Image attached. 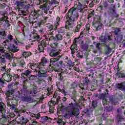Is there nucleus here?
Returning <instances> with one entry per match:
<instances>
[{"label":"nucleus","mask_w":125,"mask_h":125,"mask_svg":"<svg viewBox=\"0 0 125 125\" xmlns=\"http://www.w3.org/2000/svg\"><path fill=\"white\" fill-rule=\"evenodd\" d=\"M74 103H70L65 107L67 114L64 115V117L70 116V117H79L80 115V110L83 108V104H80L77 102L76 99L72 97L71 98Z\"/></svg>","instance_id":"nucleus-1"},{"label":"nucleus","mask_w":125,"mask_h":125,"mask_svg":"<svg viewBox=\"0 0 125 125\" xmlns=\"http://www.w3.org/2000/svg\"><path fill=\"white\" fill-rule=\"evenodd\" d=\"M74 103H70L65 107L67 114L64 115V117L70 116V117H79L80 115V110L83 108V104H80L77 102L76 99L72 97L71 98Z\"/></svg>","instance_id":"nucleus-2"},{"label":"nucleus","mask_w":125,"mask_h":125,"mask_svg":"<svg viewBox=\"0 0 125 125\" xmlns=\"http://www.w3.org/2000/svg\"><path fill=\"white\" fill-rule=\"evenodd\" d=\"M48 36L46 39H43L42 42H39L38 50L39 52H44V47H46L47 43L46 41H53V42L51 43L50 46L52 48H58L59 47V41L56 40V37L53 36V32H48Z\"/></svg>","instance_id":"nucleus-3"},{"label":"nucleus","mask_w":125,"mask_h":125,"mask_svg":"<svg viewBox=\"0 0 125 125\" xmlns=\"http://www.w3.org/2000/svg\"><path fill=\"white\" fill-rule=\"evenodd\" d=\"M78 11H80L81 13H83V6L81 3H79L76 8L74 7L71 8L66 14V17L69 18V22L73 23V22L78 21L80 17V13Z\"/></svg>","instance_id":"nucleus-4"},{"label":"nucleus","mask_w":125,"mask_h":125,"mask_svg":"<svg viewBox=\"0 0 125 125\" xmlns=\"http://www.w3.org/2000/svg\"><path fill=\"white\" fill-rule=\"evenodd\" d=\"M31 90L29 92L28 91V86L26 85V84H24L23 85V89L24 92H22L21 96V99L22 101L24 102H30L32 103L33 102V99L31 96H29V94L34 95V94H37L38 93V89L36 84H30Z\"/></svg>","instance_id":"nucleus-5"},{"label":"nucleus","mask_w":125,"mask_h":125,"mask_svg":"<svg viewBox=\"0 0 125 125\" xmlns=\"http://www.w3.org/2000/svg\"><path fill=\"white\" fill-rule=\"evenodd\" d=\"M62 57L59 55L57 58H51L50 60V67L51 72H60V70H62L64 62L62 61H59V59Z\"/></svg>","instance_id":"nucleus-6"},{"label":"nucleus","mask_w":125,"mask_h":125,"mask_svg":"<svg viewBox=\"0 0 125 125\" xmlns=\"http://www.w3.org/2000/svg\"><path fill=\"white\" fill-rule=\"evenodd\" d=\"M42 3H45L40 6V9L43 10L44 13H45V14H47L48 11H49L50 9H54L55 7H56V6L59 4V2L57 0H52L51 1L48 0H42Z\"/></svg>","instance_id":"nucleus-7"},{"label":"nucleus","mask_w":125,"mask_h":125,"mask_svg":"<svg viewBox=\"0 0 125 125\" xmlns=\"http://www.w3.org/2000/svg\"><path fill=\"white\" fill-rule=\"evenodd\" d=\"M14 89H9L6 93L5 95L8 97L7 100V106L11 111L15 112L16 111V105L13 103L14 100L13 95L14 94Z\"/></svg>","instance_id":"nucleus-8"},{"label":"nucleus","mask_w":125,"mask_h":125,"mask_svg":"<svg viewBox=\"0 0 125 125\" xmlns=\"http://www.w3.org/2000/svg\"><path fill=\"white\" fill-rule=\"evenodd\" d=\"M100 41L103 44H105L104 48L105 50H107L108 53L111 52V48L109 46V45H107V43L109 42L113 41V36L112 35H106L104 36H102Z\"/></svg>","instance_id":"nucleus-9"},{"label":"nucleus","mask_w":125,"mask_h":125,"mask_svg":"<svg viewBox=\"0 0 125 125\" xmlns=\"http://www.w3.org/2000/svg\"><path fill=\"white\" fill-rule=\"evenodd\" d=\"M66 19H67V21L66 22V25L65 27H62L58 29V34H61L62 35H65V32L66 30H71L74 25H75V22H71L69 21V18L66 17Z\"/></svg>","instance_id":"nucleus-10"},{"label":"nucleus","mask_w":125,"mask_h":125,"mask_svg":"<svg viewBox=\"0 0 125 125\" xmlns=\"http://www.w3.org/2000/svg\"><path fill=\"white\" fill-rule=\"evenodd\" d=\"M45 65H42V63H38V76L40 78H45L48 77V73L47 70L45 68Z\"/></svg>","instance_id":"nucleus-11"},{"label":"nucleus","mask_w":125,"mask_h":125,"mask_svg":"<svg viewBox=\"0 0 125 125\" xmlns=\"http://www.w3.org/2000/svg\"><path fill=\"white\" fill-rule=\"evenodd\" d=\"M59 91H55L53 98L51 99V102H53L56 105H61L63 106V102L61 100V97L58 96Z\"/></svg>","instance_id":"nucleus-12"},{"label":"nucleus","mask_w":125,"mask_h":125,"mask_svg":"<svg viewBox=\"0 0 125 125\" xmlns=\"http://www.w3.org/2000/svg\"><path fill=\"white\" fill-rule=\"evenodd\" d=\"M26 3L27 2H24L23 6H22V12H21V15H23V16H26L28 15V13H29L28 10H29V8L35 6V4H27L26 5Z\"/></svg>","instance_id":"nucleus-13"},{"label":"nucleus","mask_w":125,"mask_h":125,"mask_svg":"<svg viewBox=\"0 0 125 125\" xmlns=\"http://www.w3.org/2000/svg\"><path fill=\"white\" fill-rule=\"evenodd\" d=\"M9 49L12 52H17L19 49H18V42L15 40H13V43L10 44Z\"/></svg>","instance_id":"nucleus-14"},{"label":"nucleus","mask_w":125,"mask_h":125,"mask_svg":"<svg viewBox=\"0 0 125 125\" xmlns=\"http://www.w3.org/2000/svg\"><path fill=\"white\" fill-rule=\"evenodd\" d=\"M12 65L13 67H20L21 69L26 68V62L25 61L21 59H18L17 60V62Z\"/></svg>","instance_id":"nucleus-15"},{"label":"nucleus","mask_w":125,"mask_h":125,"mask_svg":"<svg viewBox=\"0 0 125 125\" xmlns=\"http://www.w3.org/2000/svg\"><path fill=\"white\" fill-rule=\"evenodd\" d=\"M101 17H99V21H93V27H94L95 31H98V30H100L102 27V23H101Z\"/></svg>","instance_id":"nucleus-16"},{"label":"nucleus","mask_w":125,"mask_h":125,"mask_svg":"<svg viewBox=\"0 0 125 125\" xmlns=\"http://www.w3.org/2000/svg\"><path fill=\"white\" fill-rule=\"evenodd\" d=\"M0 113L2 115V117H5V114H6V105L2 102H0Z\"/></svg>","instance_id":"nucleus-17"},{"label":"nucleus","mask_w":125,"mask_h":125,"mask_svg":"<svg viewBox=\"0 0 125 125\" xmlns=\"http://www.w3.org/2000/svg\"><path fill=\"white\" fill-rule=\"evenodd\" d=\"M61 51L62 50L59 49H52L49 53V55L52 57H57L61 53Z\"/></svg>","instance_id":"nucleus-18"},{"label":"nucleus","mask_w":125,"mask_h":125,"mask_svg":"<svg viewBox=\"0 0 125 125\" xmlns=\"http://www.w3.org/2000/svg\"><path fill=\"white\" fill-rule=\"evenodd\" d=\"M31 15L35 19H38L42 14V11L41 10H34L31 12Z\"/></svg>","instance_id":"nucleus-19"},{"label":"nucleus","mask_w":125,"mask_h":125,"mask_svg":"<svg viewBox=\"0 0 125 125\" xmlns=\"http://www.w3.org/2000/svg\"><path fill=\"white\" fill-rule=\"evenodd\" d=\"M2 78L5 82H7V83H10V82L12 81L11 73H9L8 71L7 73L3 74Z\"/></svg>","instance_id":"nucleus-20"},{"label":"nucleus","mask_w":125,"mask_h":125,"mask_svg":"<svg viewBox=\"0 0 125 125\" xmlns=\"http://www.w3.org/2000/svg\"><path fill=\"white\" fill-rule=\"evenodd\" d=\"M103 103V105H104V106H105L106 112H111V111H112L113 107L112 105L110 106V105H109V102L107 101V100H104Z\"/></svg>","instance_id":"nucleus-21"},{"label":"nucleus","mask_w":125,"mask_h":125,"mask_svg":"<svg viewBox=\"0 0 125 125\" xmlns=\"http://www.w3.org/2000/svg\"><path fill=\"white\" fill-rule=\"evenodd\" d=\"M32 72H33L31 69H27L21 73V77L22 79H28V77L31 76V74H32Z\"/></svg>","instance_id":"nucleus-22"},{"label":"nucleus","mask_w":125,"mask_h":125,"mask_svg":"<svg viewBox=\"0 0 125 125\" xmlns=\"http://www.w3.org/2000/svg\"><path fill=\"white\" fill-rule=\"evenodd\" d=\"M24 3L25 2L17 1V7L15 8V9L16 10V11L19 12V13H21L22 11V9Z\"/></svg>","instance_id":"nucleus-23"},{"label":"nucleus","mask_w":125,"mask_h":125,"mask_svg":"<svg viewBox=\"0 0 125 125\" xmlns=\"http://www.w3.org/2000/svg\"><path fill=\"white\" fill-rule=\"evenodd\" d=\"M55 121L57 122V124H59V125H65L66 124L63 121L64 120V116H59L58 118H55Z\"/></svg>","instance_id":"nucleus-24"},{"label":"nucleus","mask_w":125,"mask_h":125,"mask_svg":"<svg viewBox=\"0 0 125 125\" xmlns=\"http://www.w3.org/2000/svg\"><path fill=\"white\" fill-rule=\"evenodd\" d=\"M80 24H78L75 28V29L73 30V33H79L80 32V30H81V28L84 25V23L82 21V20H80L79 21Z\"/></svg>","instance_id":"nucleus-25"},{"label":"nucleus","mask_w":125,"mask_h":125,"mask_svg":"<svg viewBox=\"0 0 125 125\" xmlns=\"http://www.w3.org/2000/svg\"><path fill=\"white\" fill-rule=\"evenodd\" d=\"M30 37L32 41L34 42H39V41H41V37H40V35L38 34L37 33H33L32 35H30Z\"/></svg>","instance_id":"nucleus-26"},{"label":"nucleus","mask_w":125,"mask_h":125,"mask_svg":"<svg viewBox=\"0 0 125 125\" xmlns=\"http://www.w3.org/2000/svg\"><path fill=\"white\" fill-rule=\"evenodd\" d=\"M117 88L122 91H125V82H122L121 83H118L116 85Z\"/></svg>","instance_id":"nucleus-27"},{"label":"nucleus","mask_w":125,"mask_h":125,"mask_svg":"<svg viewBox=\"0 0 125 125\" xmlns=\"http://www.w3.org/2000/svg\"><path fill=\"white\" fill-rule=\"evenodd\" d=\"M110 10L112 12V15L114 17L118 18L119 17V14H117V12H116V5H111V9Z\"/></svg>","instance_id":"nucleus-28"},{"label":"nucleus","mask_w":125,"mask_h":125,"mask_svg":"<svg viewBox=\"0 0 125 125\" xmlns=\"http://www.w3.org/2000/svg\"><path fill=\"white\" fill-rule=\"evenodd\" d=\"M28 65H29L30 69H31V70H34V71L37 70V68H39V63L37 64L35 62H30Z\"/></svg>","instance_id":"nucleus-29"},{"label":"nucleus","mask_w":125,"mask_h":125,"mask_svg":"<svg viewBox=\"0 0 125 125\" xmlns=\"http://www.w3.org/2000/svg\"><path fill=\"white\" fill-rule=\"evenodd\" d=\"M94 14H95V12L94 11V10H92V9L88 10L87 19H88V20L90 19H92V17L94 16Z\"/></svg>","instance_id":"nucleus-30"},{"label":"nucleus","mask_w":125,"mask_h":125,"mask_svg":"<svg viewBox=\"0 0 125 125\" xmlns=\"http://www.w3.org/2000/svg\"><path fill=\"white\" fill-rule=\"evenodd\" d=\"M70 49L71 50V53H72V54H74V53H75V52H76V51L78 50V45L77 44L73 43L70 47Z\"/></svg>","instance_id":"nucleus-31"},{"label":"nucleus","mask_w":125,"mask_h":125,"mask_svg":"<svg viewBox=\"0 0 125 125\" xmlns=\"http://www.w3.org/2000/svg\"><path fill=\"white\" fill-rule=\"evenodd\" d=\"M48 30L47 31V34H48V33H52L51 32H50V31H56V30H57V27L55 24H51L48 27Z\"/></svg>","instance_id":"nucleus-32"},{"label":"nucleus","mask_w":125,"mask_h":125,"mask_svg":"<svg viewBox=\"0 0 125 125\" xmlns=\"http://www.w3.org/2000/svg\"><path fill=\"white\" fill-rule=\"evenodd\" d=\"M47 19H48V17H43L42 18H41L40 20L42 26H44L45 25V23L47 22Z\"/></svg>","instance_id":"nucleus-33"},{"label":"nucleus","mask_w":125,"mask_h":125,"mask_svg":"<svg viewBox=\"0 0 125 125\" xmlns=\"http://www.w3.org/2000/svg\"><path fill=\"white\" fill-rule=\"evenodd\" d=\"M7 117V116L5 114V116L4 117H3V116H2V118H3V119L2 120V123L3 125H8V123H9V119L6 118Z\"/></svg>","instance_id":"nucleus-34"},{"label":"nucleus","mask_w":125,"mask_h":125,"mask_svg":"<svg viewBox=\"0 0 125 125\" xmlns=\"http://www.w3.org/2000/svg\"><path fill=\"white\" fill-rule=\"evenodd\" d=\"M29 21L26 22V25H29V24L30 25H31V24H34V20H36L35 18H34L33 17H31V16H30L29 17Z\"/></svg>","instance_id":"nucleus-35"},{"label":"nucleus","mask_w":125,"mask_h":125,"mask_svg":"<svg viewBox=\"0 0 125 125\" xmlns=\"http://www.w3.org/2000/svg\"><path fill=\"white\" fill-rule=\"evenodd\" d=\"M84 53L82 51H77L76 52V56L78 58L83 59V58Z\"/></svg>","instance_id":"nucleus-36"},{"label":"nucleus","mask_w":125,"mask_h":125,"mask_svg":"<svg viewBox=\"0 0 125 125\" xmlns=\"http://www.w3.org/2000/svg\"><path fill=\"white\" fill-rule=\"evenodd\" d=\"M101 61V58L99 57L95 58L94 60L92 61V62L93 65H97L99 62Z\"/></svg>","instance_id":"nucleus-37"},{"label":"nucleus","mask_w":125,"mask_h":125,"mask_svg":"<svg viewBox=\"0 0 125 125\" xmlns=\"http://www.w3.org/2000/svg\"><path fill=\"white\" fill-rule=\"evenodd\" d=\"M116 77L118 78H121L122 79H125V74L122 73V72L118 71L116 74Z\"/></svg>","instance_id":"nucleus-38"},{"label":"nucleus","mask_w":125,"mask_h":125,"mask_svg":"<svg viewBox=\"0 0 125 125\" xmlns=\"http://www.w3.org/2000/svg\"><path fill=\"white\" fill-rule=\"evenodd\" d=\"M5 57L7 59H11L13 57V55L12 54V53L10 52H8L5 54Z\"/></svg>","instance_id":"nucleus-39"},{"label":"nucleus","mask_w":125,"mask_h":125,"mask_svg":"<svg viewBox=\"0 0 125 125\" xmlns=\"http://www.w3.org/2000/svg\"><path fill=\"white\" fill-rule=\"evenodd\" d=\"M63 34L58 33V34L55 35L56 41H58V42H59V41H62L63 39Z\"/></svg>","instance_id":"nucleus-40"},{"label":"nucleus","mask_w":125,"mask_h":125,"mask_svg":"<svg viewBox=\"0 0 125 125\" xmlns=\"http://www.w3.org/2000/svg\"><path fill=\"white\" fill-rule=\"evenodd\" d=\"M99 3V1L97 0H93L89 4V7H93L97 3Z\"/></svg>","instance_id":"nucleus-41"},{"label":"nucleus","mask_w":125,"mask_h":125,"mask_svg":"<svg viewBox=\"0 0 125 125\" xmlns=\"http://www.w3.org/2000/svg\"><path fill=\"white\" fill-rule=\"evenodd\" d=\"M0 36L1 37H6V32L4 29L0 28Z\"/></svg>","instance_id":"nucleus-42"},{"label":"nucleus","mask_w":125,"mask_h":125,"mask_svg":"<svg viewBox=\"0 0 125 125\" xmlns=\"http://www.w3.org/2000/svg\"><path fill=\"white\" fill-rule=\"evenodd\" d=\"M11 76L12 78V80H15V79L16 80H19L20 79V77H19V75L17 74H14V73H11Z\"/></svg>","instance_id":"nucleus-43"},{"label":"nucleus","mask_w":125,"mask_h":125,"mask_svg":"<svg viewBox=\"0 0 125 125\" xmlns=\"http://www.w3.org/2000/svg\"><path fill=\"white\" fill-rule=\"evenodd\" d=\"M93 44H94V45H96V48H97V49H98V50H101V43H100V42L97 43L96 42L94 41Z\"/></svg>","instance_id":"nucleus-44"},{"label":"nucleus","mask_w":125,"mask_h":125,"mask_svg":"<svg viewBox=\"0 0 125 125\" xmlns=\"http://www.w3.org/2000/svg\"><path fill=\"white\" fill-rule=\"evenodd\" d=\"M22 55L24 58H28L29 56H31L32 55V53L30 52H23L22 53Z\"/></svg>","instance_id":"nucleus-45"},{"label":"nucleus","mask_w":125,"mask_h":125,"mask_svg":"<svg viewBox=\"0 0 125 125\" xmlns=\"http://www.w3.org/2000/svg\"><path fill=\"white\" fill-rule=\"evenodd\" d=\"M21 123L23 125H25V124H27L28 122H29V120L26 118V116H22L21 118Z\"/></svg>","instance_id":"nucleus-46"},{"label":"nucleus","mask_w":125,"mask_h":125,"mask_svg":"<svg viewBox=\"0 0 125 125\" xmlns=\"http://www.w3.org/2000/svg\"><path fill=\"white\" fill-rule=\"evenodd\" d=\"M47 62H48V60H47L45 57H43L41 60V62L39 63H41L42 65H44L45 64H46Z\"/></svg>","instance_id":"nucleus-47"},{"label":"nucleus","mask_w":125,"mask_h":125,"mask_svg":"<svg viewBox=\"0 0 125 125\" xmlns=\"http://www.w3.org/2000/svg\"><path fill=\"white\" fill-rule=\"evenodd\" d=\"M56 91H59L58 92V95L59 94H60V92H62V94H64V95H66V91H65V89H61L60 87H58V90H56Z\"/></svg>","instance_id":"nucleus-48"},{"label":"nucleus","mask_w":125,"mask_h":125,"mask_svg":"<svg viewBox=\"0 0 125 125\" xmlns=\"http://www.w3.org/2000/svg\"><path fill=\"white\" fill-rule=\"evenodd\" d=\"M59 23H60V17H57V18L56 19V21L55 22V25L57 27L59 26Z\"/></svg>","instance_id":"nucleus-49"},{"label":"nucleus","mask_w":125,"mask_h":125,"mask_svg":"<svg viewBox=\"0 0 125 125\" xmlns=\"http://www.w3.org/2000/svg\"><path fill=\"white\" fill-rule=\"evenodd\" d=\"M67 66L71 68V67L74 66V62H72L71 60L68 61L67 63Z\"/></svg>","instance_id":"nucleus-50"},{"label":"nucleus","mask_w":125,"mask_h":125,"mask_svg":"<svg viewBox=\"0 0 125 125\" xmlns=\"http://www.w3.org/2000/svg\"><path fill=\"white\" fill-rule=\"evenodd\" d=\"M79 3H83V4H87L89 3V0H79Z\"/></svg>","instance_id":"nucleus-51"},{"label":"nucleus","mask_w":125,"mask_h":125,"mask_svg":"<svg viewBox=\"0 0 125 125\" xmlns=\"http://www.w3.org/2000/svg\"><path fill=\"white\" fill-rule=\"evenodd\" d=\"M9 11H11L9 13V15H14V16H15L16 15V13L13 11H12V7H8Z\"/></svg>","instance_id":"nucleus-52"},{"label":"nucleus","mask_w":125,"mask_h":125,"mask_svg":"<svg viewBox=\"0 0 125 125\" xmlns=\"http://www.w3.org/2000/svg\"><path fill=\"white\" fill-rule=\"evenodd\" d=\"M41 122L42 124H45V123L47 122V117H42L41 118Z\"/></svg>","instance_id":"nucleus-53"},{"label":"nucleus","mask_w":125,"mask_h":125,"mask_svg":"<svg viewBox=\"0 0 125 125\" xmlns=\"http://www.w3.org/2000/svg\"><path fill=\"white\" fill-rule=\"evenodd\" d=\"M89 55V54L88 52H85L83 55V58H85L86 61H87V60H88Z\"/></svg>","instance_id":"nucleus-54"},{"label":"nucleus","mask_w":125,"mask_h":125,"mask_svg":"<svg viewBox=\"0 0 125 125\" xmlns=\"http://www.w3.org/2000/svg\"><path fill=\"white\" fill-rule=\"evenodd\" d=\"M36 78H37V76L36 75H30V76L28 77L29 81H35Z\"/></svg>","instance_id":"nucleus-55"},{"label":"nucleus","mask_w":125,"mask_h":125,"mask_svg":"<svg viewBox=\"0 0 125 125\" xmlns=\"http://www.w3.org/2000/svg\"><path fill=\"white\" fill-rule=\"evenodd\" d=\"M3 84H4V82L3 81L1 78H0V92L2 90L1 87L3 86Z\"/></svg>","instance_id":"nucleus-56"},{"label":"nucleus","mask_w":125,"mask_h":125,"mask_svg":"<svg viewBox=\"0 0 125 125\" xmlns=\"http://www.w3.org/2000/svg\"><path fill=\"white\" fill-rule=\"evenodd\" d=\"M92 107L93 108H96L97 107V102L96 101H92Z\"/></svg>","instance_id":"nucleus-57"},{"label":"nucleus","mask_w":125,"mask_h":125,"mask_svg":"<svg viewBox=\"0 0 125 125\" xmlns=\"http://www.w3.org/2000/svg\"><path fill=\"white\" fill-rule=\"evenodd\" d=\"M89 82H90V81H89V79H88V77L85 78V79L84 80V83L86 85H88V83H89Z\"/></svg>","instance_id":"nucleus-58"},{"label":"nucleus","mask_w":125,"mask_h":125,"mask_svg":"<svg viewBox=\"0 0 125 125\" xmlns=\"http://www.w3.org/2000/svg\"><path fill=\"white\" fill-rule=\"evenodd\" d=\"M87 76L89 77V78H91V79H92V78H93V76H94V73L93 72V71L91 70L90 72V73L87 74Z\"/></svg>","instance_id":"nucleus-59"},{"label":"nucleus","mask_w":125,"mask_h":125,"mask_svg":"<svg viewBox=\"0 0 125 125\" xmlns=\"http://www.w3.org/2000/svg\"><path fill=\"white\" fill-rule=\"evenodd\" d=\"M48 105L49 107H54V105H56V104L53 102L50 101L48 103Z\"/></svg>","instance_id":"nucleus-60"},{"label":"nucleus","mask_w":125,"mask_h":125,"mask_svg":"<svg viewBox=\"0 0 125 125\" xmlns=\"http://www.w3.org/2000/svg\"><path fill=\"white\" fill-rule=\"evenodd\" d=\"M44 30V28H43V27H42V26L39 29V32L41 34V35H43V34H44V32L43 31Z\"/></svg>","instance_id":"nucleus-61"},{"label":"nucleus","mask_w":125,"mask_h":125,"mask_svg":"<svg viewBox=\"0 0 125 125\" xmlns=\"http://www.w3.org/2000/svg\"><path fill=\"white\" fill-rule=\"evenodd\" d=\"M41 27H42V24L40 21L36 22L35 26V28H36V29H37V28H41Z\"/></svg>","instance_id":"nucleus-62"},{"label":"nucleus","mask_w":125,"mask_h":125,"mask_svg":"<svg viewBox=\"0 0 125 125\" xmlns=\"http://www.w3.org/2000/svg\"><path fill=\"white\" fill-rule=\"evenodd\" d=\"M81 48L84 50H86L87 49V45L85 44H82L81 45Z\"/></svg>","instance_id":"nucleus-63"},{"label":"nucleus","mask_w":125,"mask_h":125,"mask_svg":"<svg viewBox=\"0 0 125 125\" xmlns=\"http://www.w3.org/2000/svg\"><path fill=\"white\" fill-rule=\"evenodd\" d=\"M0 71L1 72H6V73H7L8 72V70L6 71V67L5 66H2L0 68Z\"/></svg>","instance_id":"nucleus-64"}]
</instances>
